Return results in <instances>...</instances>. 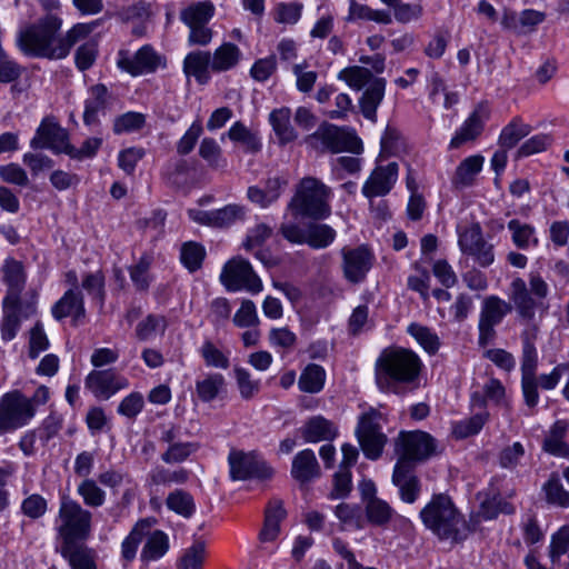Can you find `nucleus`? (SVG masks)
<instances>
[{
	"label": "nucleus",
	"instance_id": "obj_1",
	"mask_svg": "<svg viewBox=\"0 0 569 569\" xmlns=\"http://www.w3.org/2000/svg\"><path fill=\"white\" fill-rule=\"evenodd\" d=\"M422 367L419 356L409 349H386L376 361V383L382 392L406 393L418 387Z\"/></svg>",
	"mask_w": 569,
	"mask_h": 569
},
{
	"label": "nucleus",
	"instance_id": "obj_2",
	"mask_svg": "<svg viewBox=\"0 0 569 569\" xmlns=\"http://www.w3.org/2000/svg\"><path fill=\"white\" fill-rule=\"evenodd\" d=\"M61 27L59 14H44L19 31L17 46L29 57L61 60L64 51L60 46Z\"/></svg>",
	"mask_w": 569,
	"mask_h": 569
},
{
	"label": "nucleus",
	"instance_id": "obj_3",
	"mask_svg": "<svg viewBox=\"0 0 569 569\" xmlns=\"http://www.w3.org/2000/svg\"><path fill=\"white\" fill-rule=\"evenodd\" d=\"M420 518L440 540L458 543L467 539L470 528L463 516L447 495H435L421 509Z\"/></svg>",
	"mask_w": 569,
	"mask_h": 569
},
{
	"label": "nucleus",
	"instance_id": "obj_4",
	"mask_svg": "<svg viewBox=\"0 0 569 569\" xmlns=\"http://www.w3.org/2000/svg\"><path fill=\"white\" fill-rule=\"evenodd\" d=\"M331 189L315 177L302 178L296 187L288 209L295 217L323 220L331 213L329 199Z\"/></svg>",
	"mask_w": 569,
	"mask_h": 569
},
{
	"label": "nucleus",
	"instance_id": "obj_5",
	"mask_svg": "<svg viewBox=\"0 0 569 569\" xmlns=\"http://www.w3.org/2000/svg\"><path fill=\"white\" fill-rule=\"evenodd\" d=\"M530 288L521 278H515L509 288V300L521 321L530 323L535 320L536 310L547 312L549 306L545 299L548 296V284L539 276H531Z\"/></svg>",
	"mask_w": 569,
	"mask_h": 569
},
{
	"label": "nucleus",
	"instance_id": "obj_6",
	"mask_svg": "<svg viewBox=\"0 0 569 569\" xmlns=\"http://www.w3.org/2000/svg\"><path fill=\"white\" fill-rule=\"evenodd\" d=\"M306 143L317 152H351L360 153L362 142L357 134L342 127L323 122L318 129L306 138Z\"/></svg>",
	"mask_w": 569,
	"mask_h": 569
},
{
	"label": "nucleus",
	"instance_id": "obj_7",
	"mask_svg": "<svg viewBox=\"0 0 569 569\" xmlns=\"http://www.w3.org/2000/svg\"><path fill=\"white\" fill-rule=\"evenodd\" d=\"M58 518V535L61 545L84 542L91 533L92 513L69 498H62Z\"/></svg>",
	"mask_w": 569,
	"mask_h": 569
},
{
	"label": "nucleus",
	"instance_id": "obj_8",
	"mask_svg": "<svg viewBox=\"0 0 569 569\" xmlns=\"http://www.w3.org/2000/svg\"><path fill=\"white\" fill-rule=\"evenodd\" d=\"M537 326H532L521 333L522 356H521V386L526 405L535 407L538 403V385L536 370L538 366V355L535 347L537 338Z\"/></svg>",
	"mask_w": 569,
	"mask_h": 569
},
{
	"label": "nucleus",
	"instance_id": "obj_9",
	"mask_svg": "<svg viewBox=\"0 0 569 569\" xmlns=\"http://www.w3.org/2000/svg\"><path fill=\"white\" fill-rule=\"evenodd\" d=\"M34 413L32 400L18 390L7 392L0 400V436L23 427Z\"/></svg>",
	"mask_w": 569,
	"mask_h": 569
},
{
	"label": "nucleus",
	"instance_id": "obj_10",
	"mask_svg": "<svg viewBox=\"0 0 569 569\" xmlns=\"http://www.w3.org/2000/svg\"><path fill=\"white\" fill-rule=\"evenodd\" d=\"M395 451L399 456L398 461L413 468L416 462L425 461L436 452V441L425 431H401L396 439Z\"/></svg>",
	"mask_w": 569,
	"mask_h": 569
},
{
	"label": "nucleus",
	"instance_id": "obj_11",
	"mask_svg": "<svg viewBox=\"0 0 569 569\" xmlns=\"http://www.w3.org/2000/svg\"><path fill=\"white\" fill-rule=\"evenodd\" d=\"M220 281L228 291L259 293L263 286L250 262L241 257L230 259L222 268Z\"/></svg>",
	"mask_w": 569,
	"mask_h": 569
},
{
	"label": "nucleus",
	"instance_id": "obj_12",
	"mask_svg": "<svg viewBox=\"0 0 569 569\" xmlns=\"http://www.w3.org/2000/svg\"><path fill=\"white\" fill-rule=\"evenodd\" d=\"M512 311V305L498 296H488L483 299L478 321V345L486 347L496 336V327Z\"/></svg>",
	"mask_w": 569,
	"mask_h": 569
},
{
	"label": "nucleus",
	"instance_id": "obj_13",
	"mask_svg": "<svg viewBox=\"0 0 569 569\" xmlns=\"http://www.w3.org/2000/svg\"><path fill=\"white\" fill-rule=\"evenodd\" d=\"M380 419L381 413L371 409L360 417L356 430L358 441L365 456L371 460H376L381 456L387 442V437L381 431Z\"/></svg>",
	"mask_w": 569,
	"mask_h": 569
},
{
	"label": "nucleus",
	"instance_id": "obj_14",
	"mask_svg": "<svg viewBox=\"0 0 569 569\" xmlns=\"http://www.w3.org/2000/svg\"><path fill=\"white\" fill-rule=\"evenodd\" d=\"M228 462L232 480L269 479L273 475L272 468L254 451L232 449Z\"/></svg>",
	"mask_w": 569,
	"mask_h": 569
},
{
	"label": "nucleus",
	"instance_id": "obj_15",
	"mask_svg": "<svg viewBox=\"0 0 569 569\" xmlns=\"http://www.w3.org/2000/svg\"><path fill=\"white\" fill-rule=\"evenodd\" d=\"M68 146L69 134L53 117L43 118L36 130L34 137L30 140L32 149H49L54 153L66 154Z\"/></svg>",
	"mask_w": 569,
	"mask_h": 569
},
{
	"label": "nucleus",
	"instance_id": "obj_16",
	"mask_svg": "<svg viewBox=\"0 0 569 569\" xmlns=\"http://www.w3.org/2000/svg\"><path fill=\"white\" fill-rule=\"evenodd\" d=\"M341 256L346 280L351 283L362 282L375 261L372 251L362 244L357 248H342Z\"/></svg>",
	"mask_w": 569,
	"mask_h": 569
},
{
	"label": "nucleus",
	"instance_id": "obj_17",
	"mask_svg": "<svg viewBox=\"0 0 569 569\" xmlns=\"http://www.w3.org/2000/svg\"><path fill=\"white\" fill-rule=\"evenodd\" d=\"M118 67L133 77L152 73L161 64V57L151 46H143L134 54L120 50L117 60Z\"/></svg>",
	"mask_w": 569,
	"mask_h": 569
},
{
	"label": "nucleus",
	"instance_id": "obj_18",
	"mask_svg": "<svg viewBox=\"0 0 569 569\" xmlns=\"http://www.w3.org/2000/svg\"><path fill=\"white\" fill-rule=\"evenodd\" d=\"M490 118V108L488 102H479L469 117L465 120L461 127L456 131L452 137L449 147L457 149L466 142L475 141L481 136L485 123Z\"/></svg>",
	"mask_w": 569,
	"mask_h": 569
},
{
	"label": "nucleus",
	"instance_id": "obj_19",
	"mask_svg": "<svg viewBox=\"0 0 569 569\" xmlns=\"http://www.w3.org/2000/svg\"><path fill=\"white\" fill-rule=\"evenodd\" d=\"M128 385V380L112 369L93 370L84 380L86 388L100 399H109L117 391L127 388Z\"/></svg>",
	"mask_w": 569,
	"mask_h": 569
},
{
	"label": "nucleus",
	"instance_id": "obj_20",
	"mask_svg": "<svg viewBox=\"0 0 569 569\" xmlns=\"http://www.w3.org/2000/svg\"><path fill=\"white\" fill-rule=\"evenodd\" d=\"M398 177L397 162H390L387 166L377 167L365 182L362 193L371 199L375 197L386 196L390 192Z\"/></svg>",
	"mask_w": 569,
	"mask_h": 569
},
{
	"label": "nucleus",
	"instance_id": "obj_21",
	"mask_svg": "<svg viewBox=\"0 0 569 569\" xmlns=\"http://www.w3.org/2000/svg\"><path fill=\"white\" fill-rule=\"evenodd\" d=\"M88 93L84 100L83 122L86 126H96L99 123V116L111 104L112 96L102 83L91 86Z\"/></svg>",
	"mask_w": 569,
	"mask_h": 569
},
{
	"label": "nucleus",
	"instance_id": "obj_22",
	"mask_svg": "<svg viewBox=\"0 0 569 569\" xmlns=\"http://www.w3.org/2000/svg\"><path fill=\"white\" fill-rule=\"evenodd\" d=\"M392 482L399 489L400 498L403 502L413 503L420 493V482L413 473L412 466L405 461H397L393 473Z\"/></svg>",
	"mask_w": 569,
	"mask_h": 569
},
{
	"label": "nucleus",
	"instance_id": "obj_23",
	"mask_svg": "<svg viewBox=\"0 0 569 569\" xmlns=\"http://www.w3.org/2000/svg\"><path fill=\"white\" fill-rule=\"evenodd\" d=\"M58 551L71 569H98L96 551L84 542L60 545Z\"/></svg>",
	"mask_w": 569,
	"mask_h": 569
},
{
	"label": "nucleus",
	"instance_id": "obj_24",
	"mask_svg": "<svg viewBox=\"0 0 569 569\" xmlns=\"http://www.w3.org/2000/svg\"><path fill=\"white\" fill-rule=\"evenodd\" d=\"M52 316L57 320L66 317H72L77 322L86 316L83 296L79 289H69L64 295L53 305Z\"/></svg>",
	"mask_w": 569,
	"mask_h": 569
},
{
	"label": "nucleus",
	"instance_id": "obj_25",
	"mask_svg": "<svg viewBox=\"0 0 569 569\" xmlns=\"http://www.w3.org/2000/svg\"><path fill=\"white\" fill-rule=\"evenodd\" d=\"M283 502L279 499L271 500L264 510V521L259 532L261 543L274 541L280 533V522L286 518Z\"/></svg>",
	"mask_w": 569,
	"mask_h": 569
},
{
	"label": "nucleus",
	"instance_id": "obj_26",
	"mask_svg": "<svg viewBox=\"0 0 569 569\" xmlns=\"http://www.w3.org/2000/svg\"><path fill=\"white\" fill-rule=\"evenodd\" d=\"M3 280L8 284V296L4 298L7 302L18 303L19 295L24 288L26 274L23 266L20 261L8 258L2 267Z\"/></svg>",
	"mask_w": 569,
	"mask_h": 569
},
{
	"label": "nucleus",
	"instance_id": "obj_27",
	"mask_svg": "<svg viewBox=\"0 0 569 569\" xmlns=\"http://www.w3.org/2000/svg\"><path fill=\"white\" fill-rule=\"evenodd\" d=\"M477 499L480 501L479 516L486 520L495 519L501 512L507 515L513 512V507L503 501L498 489L493 487L478 492Z\"/></svg>",
	"mask_w": 569,
	"mask_h": 569
},
{
	"label": "nucleus",
	"instance_id": "obj_28",
	"mask_svg": "<svg viewBox=\"0 0 569 569\" xmlns=\"http://www.w3.org/2000/svg\"><path fill=\"white\" fill-rule=\"evenodd\" d=\"M485 158L480 154L469 156L456 168L451 183L455 189L462 190L471 187L483 167Z\"/></svg>",
	"mask_w": 569,
	"mask_h": 569
},
{
	"label": "nucleus",
	"instance_id": "obj_29",
	"mask_svg": "<svg viewBox=\"0 0 569 569\" xmlns=\"http://www.w3.org/2000/svg\"><path fill=\"white\" fill-rule=\"evenodd\" d=\"M386 83V79L375 78L362 93L359 103L366 119L377 120V109L385 97Z\"/></svg>",
	"mask_w": 569,
	"mask_h": 569
},
{
	"label": "nucleus",
	"instance_id": "obj_30",
	"mask_svg": "<svg viewBox=\"0 0 569 569\" xmlns=\"http://www.w3.org/2000/svg\"><path fill=\"white\" fill-rule=\"evenodd\" d=\"M291 476L301 483L320 476V467L311 449L298 452L292 460Z\"/></svg>",
	"mask_w": 569,
	"mask_h": 569
},
{
	"label": "nucleus",
	"instance_id": "obj_31",
	"mask_svg": "<svg viewBox=\"0 0 569 569\" xmlns=\"http://www.w3.org/2000/svg\"><path fill=\"white\" fill-rule=\"evenodd\" d=\"M337 435V427L322 416L310 418L302 429V436L306 442L331 441Z\"/></svg>",
	"mask_w": 569,
	"mask_h": 569
},
{
	"label": "nucleus",
	"instance_id": "obj_32",
	"mask_svg": "<svg viewBox=\"0 0 569 569\" xmlns=\"http://www.w3.org/2000/svg\"><path fill=\"white\" fill-rule=\"evenodd\" d=\"M146 543L141 550V561L150 562L162 558L169 550V538L161 530L151 531L144 537Z\"/></svg>",
	"mask_w": 569,
	"mask_h": 569
},
{
	"label": "nucleus",
	"instance_id": "obj_33",
	"mask_svg": "<svg viewBox=\"0 0 569 569\" xmlns=\"http://www.w3.org/2000/svg\"><path fill=\"white\" fill-rule=\"evenodd\" d=\"M154 522L156 520L151 518L139 520L130 531L129 536L123 540L121 553L122 558L127 562L134 559L139 543L149 533V529H151Z\"/></svg>",
	"mask_w": 569,
	"mask_h": 569
},
{
	"label": "nucleus",
	"instance_id": "obj_34",
	"mask_svg": "<svg viewBox=\"0 0 569 569\" xmlns=\"http://www.w3.org/2000/svg\"><path fill=\"white\" fill-rule=\"evenodd\" d=\"M290 118L291 111L287 107L274 109L269 116V121L281 144L297 139V132L290 123Z\"/></svg>",
	"mask_w": 569,
	"mask_h": 569
},
{
	"label": "nucleus",
	"instance_id": "obj_35",
	"mask_svg": "<svg viewBox=\"0 0 569 569\" xmlns=\"http://www.w3.org/2000/svg\"><path fill=\"white\" fill-rule=\"evenodd\" d=\"M211 62L209 51H196L186 57L183 69L187 74H192L198 82L206 83L209 79L208 70L211 69Z\"/></svg>",
	"mask_w": 569,
	"mask_h": 569
},
{
	"label": "nucleus",
	"instance_id": "obj_36",
	"mask_svg": "<svg viewBox=\"0 0 569 569\" xmlns=\"http://www.w3.org/2000/svg\"><path fill=\"white\" fill-rule=\"evenodd\" d=\"M241 51L239 48L227 42L220 46L211 56V70L214 72H222L236 67L240 60Z\"/></svg>",
	"mask_w": 569,
	"mask_h": 569
},
{
	"label": "nucleus",
	"instance_id": "obj_37",
	"mask_svg": "<svg viewBox=\"0 0 569 569\" xmlns=\"http://www.w3.org/2000/svg\"><path fill=\"white\" fill-rule=\"evenodd\" d=\"M214 8L211 2L203 1L193 3L180 12V19L189 28L208 24L213 16Z\"/></svg>",
	"mask_w": 569,
	"mask_h": 569
},
{
	"label": "nucleus",
	"instance_id": "obj_38",
	"mask_svg": "<svg viewBox=\"0 0 569 569\" xmlns=\"http://www.w3.org/2000/svg\"><path fill=\"white\" fill-rule=\"evenodd\" d=\"M530 131L531 127L525 123L521 118L516 117L501 130L499 146L503 149H512Z\"/></svg>",
	"mask_w": 569,
	"mask_h": 569
},
{
	"label": "nucleus",
	"instance_id": "obj_39",
	"mask_svg": "<svg viewBox=\"0 0 569 569\" xmlns=\"http://www.w3.org/2000/svg\"><path fill=\"white\" fill-rule=\"evenodd\" d=\"M325 380V369L319 365L310 363L302 370L298 386L303 392L317 393L322 390Z\"/></svg>",
	"mask_w": 569,
	"mask_h": 569
},
{
	"label": "nucleus",
	"instance_id": "obj_40",
	"mask_svg": "<svg viewBox=\"0 0 569 569\" xmlns=\"http://www.w3.org/2000/svg\"><path fill=\"white\" fill-rule=\"evenodd\" d=\"M226 380L220 373H208L196 381V392L203 402H210L223 390Z\"/></svg>",
	"mask_w": 569,
	"mask_h": 569
},
{
	"label": "nucleus",
	"instance_id": "obj_41",
	"mask_svg": "<svg viewBox=\"0 0 569 569\" xmlns=\"http://www.w3.org/2000/svg\"><path fill=\"white\" fill-rule=\"evenodd\" d=\"M227 137L243 146L244 150L256 153L261 149V142L256 133L248 129L241 121L234 122L227 132Z\"/></svg>",
	"mask_w": 569,
	"mask_h": 569
},
{
	"label": "nucleus",
	"instance_id": "obj_42",
	"mask_svg": "<svg viewBox=\"0 0 569 569\" xmlns=\"http://www.w3.org/2000/svg\"><path fill=\"white\" fill-rule=\"evenodd\" d=\"M188 479L189 471L183 468L170 470L162 466H157L148 475V480L150 481L151 485L154 486H169L172 483L183 485L188 481Z\"/></svg>",
	"mask_w": 569,
	"mask_h": 569
},
{
	"label": "nucleus",
	"instance_id": "obj_43",
	"mask_svg": "<svg viewBox=\"0 0 569 569\" xmlns=\"http://www.w3.org/2000/svg\"><path fill=\"white\" fill-rule=\"evenodd\" d=\"M166 506L169 510L190 518L196 511V505L192 496L182 489H176L170 492L166 499Z\"/></svg>",
	"mask_w": 569,
	"mask_h": 569
},
{
	"label": "nucleus",
	"instance_id": "obj_44",
	"mask_svg": "<svg viewBox=\"0 0 569 569\" xmlns=\"http://www.w3.org/2000/svg\"><path fill=\"white\" fill-rule=\"evenodd\" d=\"M152 263V257L142 254L138 262L129 267L130 279L138 291H147L152 282V277L149 272Z\"/></svg>",
	"mask_w": 569,
	"mask_h": 569
},
{
	"label": "nucleus",
	"instance_id": "obj_45",
	"mask_svg": "<svg viewBox=\"0 0 569 569\" xmlns=\"http://www.w3.org/2000/svg\"><path fill=\"white\" fill-rule=\"evenodd\" d=\"M336 238V231L328 224L309 223L307 227L306 243L313 249H322L330 246Z\"/></svg>",
	"mask_w": 569,
	"mask_h": 569
},
{
	"label": "nucleus",
	"instance_id": "obj_46",
	"mask_svg": "<svg viewBox=\"0 0 569 569\" xmlns=\"http://www.w3.org/2000/svg\"><path fill=\"white\" fill-rule=\"evenodd\" d=\"M508 229L511 232V239L515 246L519 249H528L530 244H537L538 240L535 237V228L528 223H523L518 219H512L508 222Z\"/></svg>",
	"mask_w": 569,
	"mask_h": 569
},
{
	"label": "nucleus",
	"instance_id": "obj_47",
	"mask_svg": "<svg viewBox=\"0 0 569 569\" xmlns=\"http://www.w3.org/2000/svg\"><path fill=\"white\" fill-rule=\"evenodd\" d=\"M392 515V508L382 499H371L366 502V516L373 526H386L391 520Z\"/></svg>",
	"mask_w": 569,
	"mask_h": 569
},
{
	"label": "nucleus",
	"instance_id": "obj_48",
	"mask_svg": "<svg viewBox=\"0 0 569 569\" xmlns=\"http://www.w3.org/2000/svg\"><path fill=\"white\" fill-rule=\"evenodd\" d=\"M204 257L206 250L198 242L189 241L181 247L180 260L190 272H194L201 268Z\"/></svg>",
	"mask_w": 569,
	"mask_h": 569
},
{
	"label": "nucleus",
	"instance_id": "obj_49",
	"mask_svg": "<svg viewBox=\"0 0 569 569\" xmlns=\"http://www.w3.org/2000/svg\"><path fill=\"white\" fill-rule=\"evenodd\" d=\"M77 491L83 499L84 505L90 508H99L106 501V492L93 479L86 478L79 483Z\"/></svg>",
	"mask_w": 569,
	"mask_h": 569
},
{
	"label": "nucleus",
	"instance_id": "obj_50",
	"mask_svg": "<svg viewBox=\"0 0 569 569\" xmlns=\"http://www.w3.org/2000/svg\"><path fill=\"white\" fill-rule=\"evenodd\" d=\"M340 80H343L348 86L357 91L361 90L365 86L370 84L375 79L372 72L359 66L348 67L341 70L338 74Z\"/></svg>",
	"mask_w": 569,
	"mask_h": 569
},
{
	"label": "nucleus",
	"instance_id": "obj_51",
	"mask_svg": "<svg viewBox=\"0 0 569 569\" xmlns=\"http://www.w3.org/2000/svg\"><path fill=\"white\" fill-rule=\"evenodd\" d=\"M407 331L428 353L433 355L438 351L439 338L428 327L413 322L409 325Z\"/></svg>",
	"mask_w": 569,
	"mask_h": 569
},
{
	"label": "nucleus",
	"instance_id": "obj_52",
	"mask_svg": "<svg viewBox=\"0 0 569 569\" xmlns=\"http://www.w3.org/2000/svg\"><path fill=\"white\" fill-rule=\"evenodd\" d=\"M489 413L483 410L473 415L470 418L461 420L453 426V435L459 438H468L470 436L477 435L487 422Z\"/></svg>",
	"mask_w": 569,
	"mask_h": 569
},
{
	"label": "nucleus",
	"instance_id": "obj_53",
	"mask_svg": "<svg viewBox=\"0 0 569 569\" xmlns=\"http://www.w3.org/2000/svg\"><path fill=\"white\" fill-rule=\"evenodd\" d=\"M146 124V116L140 112L129 111L118 116L113 121L116 134L129 133L142 129Z\"/></svg>",
	"mask_w": 569,
	"mask_h": 569
},
{
	"label": "nucleus",
	"instance_id": "obj_54",
	"mask_svg": "<svg viewBox=\"0 0 569 569\" xmlns=\"http://www.w3.org/2000/svg\"><path fill=\"white\" fill-rule=\"evenodd\" d=\"M199 448L196 442H176L168 446V449L161 455V460L166 463H180L186 461Z\"/></svg>",
	"mask_w": 569,
	"mask_h": 569
},
{
	"label": "nucleus",
	"instance_id": "obj_55",
	"mask_svg": "<svg viewBox=\"0 0 569 569\" xmlns=\"http://www.w3.org/2000/svg\"><path fill=\"white\" fill-rule=\"evenodd\" d=\"M490 400L497 405L505 402V387L498 379H490L483 386V396L475 392L472 395V403L485 407L486 401Z\"/></svg>",
	"mask_w": 569,
	"mask_h": 569
},
{
	"label": "nucleus",
	"instance_id": "obj_56",
	"mask_svg": "<svg viewBox=\"0 0 569 569\" xmlns=\"http://www.w3.org/2000/svg\"><path fill=\"white\" fill-rule=\"evenodd\" d=\"M543 490L549 503L562 508L569 507V492L565 490L559 477L556 473L551 475L549 480L543 485Z\"/></svg>",
	"mask_w": 569,
	"mask_h": 569
},
{
	"label": "nucleus",
	"instance_id": "obj_57",
	"mask_svg": "<svg viewBox=\"0 0 569 569\" xmlns=\"http://www.w3.org/2000/svg\"><path fill=\"white\" fill-rule=\"evenodd\" d=\"M199 156L213 169L224 167L227 163L222 157L220 146L213 138L202 139L199 147Z\"/></svg>",
	"mask_w": 569,
	"mask_h": 569
},
{
	"label": "nucleus",
	"instance_id": "obj_58",
	"mask_svg": "<svg viewBox=\"0 0 569 569\" xmlns=\"http://www.w3.org/2000/svg\"><path fill=\"white\" fill-rule=\"evenodd\" d=\"M82 288L98 302L100 308L106 300L104 276L101 271L86 273L82 279Z\"/></svg>",
	"mask_w": 569,
	"mask_h": 569
},
{
	"label": "nucleus",
	"instance_id": "obj_59",
	"mask_svg": "<svg viewBox=\"0 0 569 569\" xmlns=\"http://www.w3.org/2000/svg\"><path fill=\"white\" fill-rule=\"evenodd\" d=\"M3 307L4 317L1 323V337L4 341H10L16 337L20 328V319L17 315L18 303H14L12 301L6 303L4 300Z\"/></svg>",
	"mask_w": 569,
	"mask_h": 569
},
{
	"label": "nucleus",
	"instance_id": "obj_60",
	"mask_svg": "<svg viewBox=\"0 0 569 569\" xmlns=\"http://www.w3.org/2000/svg\"><path fill=\"white\" fill-rule=\"evenodd\" d=\"M206 556V545L203 541H196L186 549L184 553L177 563V569H201Z\"/></svg>",
	"mask_w": 569,
	"mask_h": 569
},
{
	"label": "nucleus",
	"instance_id": "obj_61",
	"mask_svg": "<svg viewBox=\"0 0 569 569\" xmlns=\"http://www.w3.org/2000/svg\"><path fill=\"white\" fill-rule=\"evenodd\" d=\"M569 555V526L561 527L552 535L549 546V558L552 565H557L561 556Z\"/></svg>",
	"mask_w": 569,
	"mask_h": 569
},
{
	"label": "nucleus",
	"instance_id": "obj_62",
	"mask_svg": "<svg viewBox=\"0 0 569 569\" xmlns=\"http://www.w3.org/2000/svg\"><path fill=\"white\" fill-rule=\"evenodd\" d=\"M166 319L161 316L149 315L146 319L140 321L136 328V335L139 340H149L158 330L162 332L166 329Z\"/></svg>",
	"mask_w": 569,
	"mask_h": 569
},
{
	"label": "nucleus",
	"instance_id": "obj_63",
	"mask_svg": "<svg viewBox=\"0 0 569 569\" xmlns=\"http://www.w3.org/2000/svg\"><path fill=\"white\" fill-rule=\"evenodd\" d=\"M243 216L242 208L236 204H228L221 209L212 210V227L224 228L234 223Z\"/></svg>",
	"mask_w": 569,
	"mask_h": 569
},
{
	"label": "nucleus",
	"instance_id": "obj_64",
	"mask_svg": "<svg viewBox=\"0 0 569 569\" xmlns=\"http://www.w3.org/2000/svg\"><path fill=\"white\" fill-rule=\"evenodd\" d=\"M260 320L253 301L246 299L234 313L233 323L239 328L257 327Z\"/></svg>",
	"mask_w": 569,
	"mask_h": 569
}]
</instances>
